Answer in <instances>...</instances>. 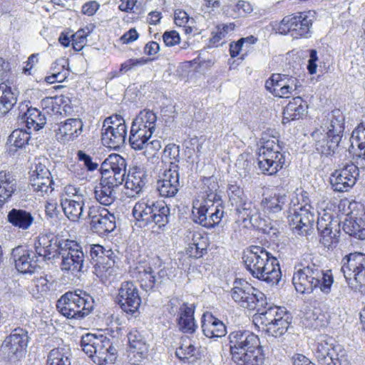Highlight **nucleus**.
Here are the masks:
<instances>
[{
	"instance_id": "60",
	"label": "nucleus",
	"mask_w": 365,
	"mask_h": 365,
	"mask_svg": "<svg viewBox=\"0 0 365 365\" xmlns=\"http://www.w3.org/2000/svg\"><path fill=\"white\" fill-rule=\"evenodd\" d=\"M10 261L14 264L19 273H23V247L21 246H17L12 250Z\"/></svg>"
},
{
	"instance_id": "59",
	"label": "nucleus",
	"mask_w": 365,
	"mask_h": 365,
	"mask_svg": "<svg viewBox=\"0 0 365 365\" xmlns=\"http://www.w3.org/2000/svg\"><path fill=\"white\" fill-rule=\"evenodd\" d=\"M163 156L165 158L174 160V162H170V168L177 170L178 165H176L175 163L178 162L180 147L173 143L167 145L163 151Z\"/></svg>"
},
{
	"instance_id": "18",
	"label": "nucleus",
	"mask_w": 365,
	"mask_h": 365,
	"mask_svg": "<svg viewBox=\"0 0 365 365\" xmlns=\"http://www.w3.org/2000/svg\"><path fill=\"white\" fill-rule=\"evenodd\" d=\"M288 220L293 232L296 235L306 236L314 229L315 222L314 210L289 208Z\"/></svg>"
},
{
	"instance_id": "21",
	"label": "nucleus",
	"mask_w": 365,
	"mask_h": 365,
	"mask_svg": "<svg viewBox=\"0 0 365 365\" xmlns=\"http://www.w3.org/2000/svg\"><path fill=\"white\" fill-rule=\"evenodd\" d=\"M11 66L8 61L0 58V81L9 83ZM16 103V97L11 91V87L6 83L0 84V115L6 114Z\"/></svg>"
},
{
	"instance_id": "29",
	"label": "nucleus",
	"mask_w": 365,
	"mask_h": 365,
	"mask_svg": "<svg viewBox=\"0 0 365 365\" xmlns=\"http://www.w3.org/2000/svg\"><path fill=\"white\" fill-rule=\"evenodd\" d=\"M119 185L109 178H102L99 184L95 187L96 200L103 205H110L116 198L114 188Z\"/></svg>"
},
{
	"instance_id": "12",
	"label": "nucleus",
	"mask_w": 365,
	"mask_h": 365,
	"mask_svg": "<svg viewBox=\"0 0 365 365\" xmlns=\"http://www.w3.org/2000/svg\"><path fill=\"white\" fill-rule=\"evenodd\" d=\"M61 252V269L62 271L77 274L88 268V262L82 247L75 241L69 240Z\"/></svg>"
},
{
	"instance_id": "57",
	"label": "nucleus",
	"mask_w": 365,
	"mask_h": 365,
	"mask_svg": "<svg viewBox=\"0 0 365 365\" xmlns=\"http://www.w3.org/2000/svg\"><path fill=\"white\" fill-rule=\"evenodd\" d=\"M310 202L308 192L302 191L291 200L289 208H300L302 207V209L306 207L307 210H308L307 208L309 210H314Z\"/></svg>"
},
{
	"instance_id": "31",
	"label": "nucleus",
	"mask_w": 365,
	"mask_h": 365,
	"mask_svg": "<svg viewBox=\"0 0 365 365\" xmlns=\"http://www.w3.org/2000/svg\"><path fill=\"white\" fill-rule=\"evenodd\" d=\"M333 222L331 216L325 214L322 218L317 220V230L320 233V242L324 247H330L337 243L339 232L335 229L333 231Z\"/></svg>"
},
{
	"instance_id": "63",
	"label": "nucleus",
	"mask_w": 365,
	"mask_h": 365,
	"mask_svg": "<svg viewBox=\"0 0 365 365\" xmlns=\"http://www.w3.org/2000/svg\"><path fill=\"white\" fill-rule=\"evenodd\" d=\"M150 138V137L144 136L143 135L130 134L129 143L133 149L141 150L145 148V145L148 144Z\"/></svg>"
},
{
	"instance_id": "16",
	"label": "nucleus",
	"mask_w": 365,
	"mask_h": 365,
	"mask_svg": "<svg viewBox=\"0 0 365 365\" xmlns=\"http://www.w3.org/2000/svg\"><path fill=\"white\" fill-rule=\"evenodd\" d=\"M341 271L348 283L352 281L365 285V255L351 253L342 259Z\"/></svg>"
},
{
	"instance_id": "42",
	"label": "nucleus",
	"mask_w": 365,
	"mask_h": 365,
	"mask_svg": "<svg viewBox=\"0 0 365 365\" xmlns=\"http://www.w3.org/2000/svg\"><path fill=\"white\" fill-rule=\"evenodd\" d=\"M207 250V240L198 232L192 233V242L188 245L187 253L192 257L200 258Z\"/></svg>"
},
{
	"instance_id": "64",
	"label": "nucleus",
	"mask_w": 365,
	"mask_h": 365,
	"mask_svg": "<svg viewBox=\"0 0 365 365\" xmlns=\"http://www.w3.org/2000/svg\"><path fill=\"white\" fill-rule=\"evenodd\" d=\"M8 221L14 226L23 228V210L12 209L7 215Z\"/></svg>"
},
{
	"instance_id": "28",
	"label": "nucleus",
	"mask_w": 365,
	"mask_h": 365,
	"mask_svg": "<svg viewBox=\"0 0 365 365\" xmlns=\"http://www.w3.org/2000/svg\"><path fill=\"white\" fill-rule=\"evenodd\" d=\"M83 124L80 118H69L61 123L56 133L58 140L66 143L74 140L83 131Z\"/></svg>"
},
{
	"instance_id": "48",
	"label": "nucleus",
	"mask_w": 365,
	"mask_h": 365,
	"mask_svg": "<svg viewBox=\"0 0 365 365\" xmlns=\"http://www.w3.org/2000/svg\"><path fill=\"white\" fill-rule=\"evenodd\" d=\"M157 116L150 110H143L135 117L133 122L152 131H155L156 127Z\"/></svg>"
},
{
	"instance_id": "27",
	"label": "nucleus",
	"mask_w": 365,
	"mask_h": 365,
	"mask_svg": "<svg viewBox=\"0 0 365 365\" xmlns=\"http://www.w3.org/2000/svg\"><path fill=\"white\" fill-rule=\"evenodd\" d=\"M103 167L105 170H110L113 174L107 178L120 185L124 182L126 175V161L122 156L118 154L110 155L103 163Z\"/></svg>"
},
{
	"instance_id": "19",
	"label": "nucleus",
	"mask_w": 365,
	"mask_h": 365,
	"mask_svg": "<svg viewBox=\"0 0 365 365\" xmlns=\"http://www.w3.org/2000/svg\"><path fill=\"white\" fill-rule=\"evenodd\" d=\"M53 180L51 178V173L43 164L34 160L29 171V188L38 193L39 196L47 193L48 190L53 189L51 185Z\"/></svg>"
},
{
	"instance_id": "11",
	"label": "nucleus",
	"mask_w": 365,
	"mask_h": 365,
	"mask_svg": "<svg viewBox=\"0 0 365 365\" xmlns=\"http://www.w3.org/2000/svg\"><path fill=\"white\" fill-rule=\"evenodd\" d=\"M230 294L236 303L250 310H260L267 304L264 294L245 281H235Z\"/></svg>"
},
{
	"instance_id": "61",
	"label": "nucleus",
	"mask_w": 365,
	"mask_h": 365,
	"mask_svg": "<svg viewBox=\"0 0 365 365\" xmlns=\"http://www.w3.org/2000/svg\"><path fill=\"white\" fill-rule=\"evenodd\" d=\"M190 307V305H188L187 303L183 302L179 298L173 297L169 300L167 304V309L170 314L175 315L176 314H179V312H182L183 308Z\"/></svg>"
},
{
	"instance_id": "39",
	"label": "nucleus",
	"mask_w": 365,
	"mask_h": 365,
	"mask_svg": "<svg viewBox=\"0 0 365 365\" xmlns=\"http://www.w3.org/2000/svg\"><path fill=\"white\" fill-rule=\"evenodd\" d=\"M287 202V197L285 194L270 195L264 197L261 201V207L267 214H274L282 211L284 205Z\"/></svg>"
},
{
	"instance_id": "47",
	"label": "nucleus",
	"mask_w": 365,
	"mask_h": 365,
	"mask_svg": "<svg viewBox=\"0 0 365 365\" xmlns=\"http://www.w3.org/2000/svg\"><path fill=\"white\" fill-rule=\"evenodd\" d=\"M47 365H71L68 351L62 348L52 349L48 355Z\"/></svg>"
},
{
	"instance_id": "37",
	"label": "nucleus",
	"mask_w": 365,
	"mask_h": 365,
	"mask_svg": "<svg viewBox=\"0 0 365 365\" xmlns=\"http://www.w3.org/2000/svg\"><path fill=\"white\" fill-rule=\"evenodd\" d=\"M89 255L86 256V259L88 264L91 263L94 266L108 264V260H112L113 252L111 250H106L100 245H91L88 247ZM88 247L86 248V252Z\"/></svg>"
},
{
	"instance_id": "2",
	"label": "nucleus",
	"mask_w": 365,
	"mask_h": 365,
	"mask_svg": "<svg viewBox=\"0 0 365 365\" xmlns=\"http://www.w3.org/2000/svg\"><path fill=\"white\" fill-rule=\"evenodd\" d=\"M245 266L252 276L269 285L277 284L282 278L278 259L261 246L249 247L242 256Z\"/></svg>"
},
{
	"instance_id": "5",
	"label": "nucleus",
	"mask_w": 365,
	"mask_h": 365,
	"mask_svg": "<svg viewBox=\"0 0 365 365\" xmlns=\"http://www.w3.org/2000/svg\"><path fill=\"white\" fill-rule=\"evenodd\" d=\"M132 215L140 227L164 230L170 221V208L165 202L145 197L135 204Z\"/></svg>"
},
{
	"instance_id": "1",
	"label": "nucleus",
	"mask_w": 365,
	"mask_h": 365,
	"mask_svg": "<svg viewBox=\"0 0 365 365\" xmlns=\"http://www.w3.org/2000/svg\"><path fill=\"white\" fill-rule=\"evenodd\" d=\"M229 349L235 365H262L264 353L259 336L243 329L232 331L228 334Z\"/></svg>"
},
{
	"instance_id": "24",
	"label": "nucleus",
	"mask_w": 365,
	"mask_h": 365,
	"mask_svg": "<svg viewBox=\"0 0 365 365\" xmlns=\"http://www.w3.org/2000/svg\"><path fill=\"white\" fill-rule=\"evenodd\" d=\"M180 187L178 170L169 168L165 170L157 181L156 189L160 196L173 197L178 192Z\"/></svg>"
},
{
	"instance_id": "7",
	"label": "nucleus",
	"mask_w": 365,
	"mask_h": 365,
	"mask_svg": "<svg viewBox=\"0 0 365 365\" xmlns=\"http://www.w3.org/2000/svg\"><path fill=\"white\" fill-rule=\"evenodd\" d=\"M82 350L98 365L113 363L117 358V349L106 336L88 333L81 340Z\"/></svg>"
},
{
	"instance_id": "6",
	"label": "nucleus",
	"mask_w": 365,
	"mask_h": 365,
	"mask_svg": "<svg viewBox=\"0 0 365 365\" xmlns=\"http://www.w3.org/2000/svg\"><path fill=\"white\" fill-rule=\"evenodd\" d=\"M58 312L69 319H82L88 316L94 307L93 297L82 290L68 292L57 301Z\"/></svg>"
},
{
	"instance_id": "55",
	"label": "nucleus",
	"mask_w": 365,
	"mask_h": 365,
	"mask_svg": "<svg viewBox=\"0 0 365 365\" xmlns=\"http://www.w3.org/2000/svg\"><path fill=\"white\" fill-rule=\"evenodd\" d=\"M41 226L39 215L36 212H31L24 210V237L29 232L26 230H31V232L36 233Z\"/></svg>"
},
{
	"instance_id": "40",
	"label": "nucleus",
	"mask_w": 365,
	"mask_h": 365,
	"mask_svg": "<svg viewBox=\"0 0 365 365\" xmlns=\"http://www.w3.org/2000/svg\"><path fill=\"white\" fill-rule=\"evenodd\" d=\"M26 106L27 110L24 113V123H26V128H24V133H31V130L36 131L43 128L46 119L38 109L29 106L28 104Z\"/></svg>"
},
{
	"instance_id": "20",
	"label": "nucleus",
	"mask_w": 365,
	"mask_h": 365,
	"mask_svg": "<svg viewBox=\"0 0 365 365\" xmlns=\"http://www.w3.org/2000/svg\"><path fill=\"white\" fill-rule=\"evenodd\" d=\"M68 241L53 233L42 235L34 243L36 252L47 259H55L61 256L63 245Z\"/></svg>"
},
{
	"instance_id": "38",
	"label": "nucleus",
	"mask_w": 365,
	"mask_h": 365,
	"mask_svg": "<svg viewBox=\"0 0 365 365\" xmlns=\"http://www.w3.org/2000/svg\"><path fill=\"white\" fill-rule=\"evenodd\" d=\"M177 324L179 330L185 334H192L195 332L197 325L194 318V308L192 304L190 307L183 308L182 312H179Z\"/></svg>"
},
{
	"instance_id": "52",
	"label": "nucleus",
	"mask_w": 365,
	"mask_h": 365,
	"mask_svg": "<svg viewBox=\"0 0 365 365\" xmlns=\"http://www.w3.org/2000/svg\"><path fill=\"white\" fill-rule=\"evenodd\" d=\"M266 305H267V303L261 307L262 309H256L258 314V317H256L255 319H257V318H259V320H260L261 324L265 326V329H268L269 324H271L273 322H274V317L276 314L275 312L276 310H279V307H269V308L266 309Z\"/></svg>"
},
{
	"instance_id": "62",
	"label": "nucleus",
	"mask_w": 365,
	"mask_h": 365,
	"mask_svg": "<svg viewBox=\"0 0 365 365\" xmlns=\"http://www.w3.org/2000/svg\"><path fill=\"white\" fill-rule=\"evenodd\" d=\"M150 61L151 59L145 58L128 59L121 64L120 71L125 73L128 71L135 68L136 67L142 66Z\"/></svg>"
},
{
	"instance_id": "13",
	"label": "nucleus",
	"mask_w": 365,
	"mask_h": 365,
	"mask_svg": "<svg viewBox=\"0 0 365 365\" xmlns=\"http://www.w3.org/2000/svg\"><path fill=\"white\" fill-rule=\"evenodd\" d=\"M311 12H298L283 18L279 25V32L289 33L294 38L307 37L312 25Z\"/></svg>"
},
{
	"instance_id": "44",
	"label": "nucleus",
	"mask_w": 365,
	"mask_h": 365,
	"mask_svg": "<svg viewBox=\"0 0 365 365\" xmlns=\"http://www.w3.org/2000/svg\"><path fill=\"white\" fill-rule=\"evenodd\" d=\"M61 205L65 215L71 220L77 221L83 216L84 203L61 199Z\"/></svg>"
},
{
	"instance_id": "15",
	"label": "nucleus",
	"mask_w": 365,
	"mask_h": 365,
	"mask_svg": "<svg viewBox=\"0 0 365 365\" xmlns=\"http://www.w3.org/2000/svg\"><path fill=\"white\" fill-rule=\"evenodd\" d=\"M88 217L92 230L100 236L113 232L116 227L114 215L99 205L89 207Z\"/></svg>"
},
{
	"instance_id": "58",
	"label": "nucleus",
	"mask_w": 365,
	"mask_h": 365,
	"mask_svg": "<svg viewBox=\"0 0 365 365\" xmlns=\"http://www.w3.org/2000/svg\"><path fill=\"white\" fill-rule=\"evenodd\" d=\"M90 31L88 28L79 29L71 36L72 46L75 51H80L87 43V36Z\"/></svg>"
},
{
	"instance_id": "50",
	"label": "nucleus",
	"mask_w": 365,
	"mask_h": 365,
	"mask_svg": "<svg viewBox=\"0 0 365 365\" xmlns=\"http://www.w3.org/2000/svg\"><path fill=\"white\" fill-rule=\"evenodd\" d=\"M337 354L335 346L332 342H329L326 337H322L318 339L316 348L314 349L315 358L322 356L329 357L336 356Z\"/></svg>"
},
{
	"instance_id": "49",
	"label": "nucleus",
	"mask_w": 365,
	"mask_h": 365,
	"mask_svg": "<svg viewBox=\"0 0 365 365\" xmlns=\"http://www.w3.org/2000/svg\"><path fill=\"white\" fill-rule=\"evenodd\" d=\"M337 354L335 346L332 342H329L326 337H322L318 339L316 348L314 349L315 358L322 356L329 357L336 356Z\"/></svg>"
},
{
	"instance_id": "9",
	"label": "nucleus",
	"mask_w": 365,
	"mask_h": 365,
	"mask_svg": "<svg viewBox=\"0 0 365 365\" xmlns=\"http://www.w3.org/2000/svg\"><path fill=\"white\" fill-rule=\"evenodd\" d=\"M261 143L257 158L259 169L265 175H274L285 165V155L276 138L266 140L263 137Z\"/></svg>"
},
{
	"instance_id": "46",
	"label": "nucleus",
	"mask_w": 365,
	"mask_h": 365,
	"mask_svg": "<svg viewBox=\"0 0 365 365\" xmlns=\"http://www.w3.org/2000/svg\"><path fill=\"white\" fill-rule=\"evenodd\" d=\"M292 82L294 88L301 86L299 79L293 76L282 73H273L265 82L266 88H274L273 85H278V83H284V85H291Z\"/></svg>"
},
{
	"instance_id": "30",
	"label": "nucleus",
	"mask_w": 365,
	"mask_h": 365,
	"mask_svg": "<svg viewBox=\"0 0 365 365\" xmlns=\"http://www.w3.org/2000/svg\"><path fill=\"white\" fill-rule=\"evenodd\" d=\"M126 135L127 126L101 129L102 143L105 146L114 150L120 148L125 143Z\"/></svg>"
},
{
	"instance_id": "10",
	"label": "nucleus",
	"mask_w": 365,
	"mask_h": 365,
	"mask_svg": "<svg viewBox=\"0 0 365 365\" xmlns=\"http://www.w3.org/2000/svg\"><path fill=\"white\" fill-rule=\"evenodd\" d=\"M26 255H24V281H26V287L33 297L39 298L50 290L53 279L51 274L42 270L36 261H29L31 259L29 252Z\"/></svg>"
},
{
	"instance_id": "33",
	"label": "nucleus",
	"mask_w": 365,
	"mask_h": 365,
	"mask_svg": "<svg viewBox=\"0 0 365 365\" xmlns=\"http://www.w3.org/2000/svg\"><path fill=\"white\" fill-rule=\"evenodd\" d=\"M131 276L136 279L145 291L153 289L158 279L155 272L150 266L139 264L131 271Z\"/></svg>"
},
{
	"instance_id": "17",
	"label": "nucleus",
	"mask_w": 365,
	"mask_h": 365,
	"mask_svg": "<svg viewBox=\"0 0 365 365\" xmlns=\"http://www.w3.org/2000/svg\"><path fill=\"white\" fill-rule=\"evenodd\" d=\"M116 302L127 314L136 317L141 303L137 287L131 282H124L118 289Z\"/></svg>"
},
{
	"instance_id": "36",
	"label": "nucleus",
	"mask_w": 365,
	"mask_h": 365,
	"mask_svg": "<svg viewBox=\"0 0 365 365\" xmlns=\"http://www.w3.org/2000/svg\"><path fill=\"white\" fill-rule=\"evenodd\" d=\"M16 190V179L10 172L0 171V207H1Z\"/></svg>"
},
{
	"instance_id": "45",
	"label": "nucleus",
	"mask_w": 365,
	"mask_h": 365,
	"mask_svg": "<svg viewBox=\"0 0 365 365\" xmlns=\"http://www.w3.org/2000/svg\"><path fill=\"white\" fill-rule=\"evenodd\" d=\"M23 129L14 130L9 136L7 140V150L11 155H20L23 148Z\"/></svg>"
},
{
	"instance_id": "41",
	"label": "nucleus",
	"mask_w": 365,
	"mask_h": 365,
	"mask_svg": "<svg viewBox=\"0 0 365 365\" xmlns=\"http://www.w3.org/2000/svg\"><path fill=\"white\" fill-rule=\"evenodd\" d=\"M219 185L217 179L212 176L210 178H205L203 180V185L202 187L203 192V200L208 203L221 202V196L218 192Z\"/></svg>"
},
{
	"instance_id": "51",
	"label": "nucleus",
	"mask_w": 365,
	"mask_h": 365,
	"mask_svg": "<svg viewBox=\"0 0 365 365\" xmlns=\"http://www.w3.org/2000/svg\"><path fill=\"white\" fill-rule=\"evenodd\" d=\"M196 352L197 349L194 343L191 341H186V340H184L180 346L176 349L175 354L180 360L190 363V359L195 356Z\"/></svg>"
},
{
	"instance_id": "3",
	"label": "nucleus",
	"mask_w": 365,
	"mask_h": 365,
	"mask_svg": "<svg viewBox=\"0 0 365 365\" xmlns=\"http://www.w3.org/2000/svg\"><path fill=\"white\" fill-rule=\"evenodd\" d=\"M292 281L296 291L301 294L319 289L328 294L331 292L334 279L331 270L324 272L319 264L311 262L294 272Z\"/></svg>"
},
{
	"instance_id": "34",
	"label": "nucleus",
	"mask_w": 365,
	"mask_h": 365,
	"mask_svg": "<svg viewBox=\"0 0 365 365\" xmlns=\"http://www.w3.org/2000/svg\"><path fill=\"white\" fill-rule=\"evenodd\" d=\"M20 328L15 329L14 331L6 338L2 346L3 351L7 352L9 356H16L17 359L22 356L23 337Z\"/></svg>"
},
{
	"instance_id": "32",
	"label": "nucleus",
	"mask_w": 365,
	"mask_h": 365,
	"mask_svg": "<svg viewBox=\"0 0 365 365\" xmlns=\"http://www.w3.org/2000/svg\"><path fill=\"white\" fill-rule=\"evenodd\" d=\"M358 214L351 211L346 214L343 221V230L350 236H353L360 240H365V228L362 226L365 225V217H357Z\"/></svg>"
},
{
	"instance_id": "22",
	"label": "nucleus",
	"mask_w": 365,
	"mask_h": 365,
	"mask_svg": "<svg viewBox=\"0 0 365 365\" xmlns=\"http://www.w3.org/2000/svg\"><path fill=\"white\" fill-rule=\"evenodd\" d=\"M359 175L358 167L354 163H346L340 170H336L330 178L332 188L337 192L348 191L353 187Z\"/></svg>"
},
{
	"instance_id": "23",
	"label": "nucleus",
	"mask_w": 365,
	"mask_h": 365,
	"mask_svg": "<svg viewBox=\"0 0 365 365\" xmlns=\"http://www.w3.org/2000/svg\"><path fill=\"white\" fill-rule=\"evenodd\" d=\"M129 349L128 358L130 364L137 365L145 359L148 350L144 335L137 329L130 330L128 334Z\"/></svg>"
},
{
	"instance_id": "8",
	"label": "nucleus",
	"mask_w": 365,
	"mask_h": 365,
	"mask_svg": "<svg viewBox=\"0 0 365 365\" xmlns=\"http://www.w3.org/2000/svg\"><path fill=\"white\" fill-rule=\"evenodd\" d=\"M229 202L244 222L249 220L251 225L261 228L262 219L255 204L249 200L242 187L237 183L229 184L227 188Z\"/></svg>"
},
{
	"instance_id": "56",
	"label": "nucleus",
	"mask_w": 365,
	"mask_h": 365,
	"mask_svg": "<svg viewBox=\"0 0 365 365\" xmlns=\"http://www.w3.org/2000/svg\"><path fill=\"white\" fill-rule=\"evenodd\" d=\"M64 190L65 193L62 199L84 203L86 193L84 190L72 185H68L65 187Z\"/></svg>"
},
{
	"instance_id": "25",
	"label": "nucleus",
	"mask_w": 365,
	"mask_h": 365,
	"mask_svg": "<svg viewBox=\"0 0 365 365\" xmlns=\"http://www.w3.org/2000/svg\"><path fill=\"white\" fill-rule=\"evenodd\" d=\"M147 182V174L143 167L133 166L129 170L125 183V195L130 197L140 194Z\"/></svg>"
},
{
	"instance_id": "14",
	"label": "nucleus",
	"mask_w": 365,
	"mask_h": 365,
	"mask_svg": "<svg viewBox=\"0 0 365 365\" xmlns=\"http://www.w3.org/2000/svg\"><path fill=\"white\" fill-rule=\"evenodd\" d=\"M224 215L222 202L202 201L194 202L192 207L193 221L207 228L213 227L220 223Z\"/></svg>"
},
{
	"instance_id": "43",
	"label": "nucleus",
	"mask_w": 365,
	"mask_h": 365,
	"mask_svg": "<svg viewBox=\"0 0 365 365\" xmlns=\"http://www.w3.org/2000/svg\"><path fill=\"white\" fill-rule=\"evenodd\" d=\"M351 145L357 146L363 152L359 154V158L363 163L361 165H365V123L359 124L352 132L351 137Z\"/></svg>"
},
{
	"instance_id": "53",
	"label": "nucleus",
	"mask_w": 365,
	"mask_h": 365,
	"mask_svg": "<svg viewBox=\"0 0 365 365\" xmlns=\"http://www.w3.org/2000/svg\"><path fill=\"white\" fill-rule=\"evenodd\" d=\"M274 88H266L273 96L278 98H289L291 96L297 95L298 88L293 86L292 82L291 85H284V83H278V85H273Z\"/></svg>"
},
{
	"instance_id": "26",
	"label": "nucleus",
	"mask_w": 365,
	"mask_h": 365,
	"mask_svg": "<svg viewBox=\"0 0 365 365\" xmlns=\"http://www.w3.org/2000/svg\"><path fill=\"white\" fill-rule=\"evenodd\" d=\"M201 327L203 334L210 339L221 338L227 333L225 324L210 312L202 314Z\"/></svg>"
},
{
	"instance_id": "4",
	"label": "nucleus",
	"mask_w": 365,
	"mask_h": 365,
	"mask_svg": "<svg viewBox=\"0 0 365 365\" xmlns=\"http://www.w3.org/2000/svg\"><path fill=\"white\" fill-rule=\"evenodd\" d=\"M344 130V117L339 110H334L331 117L312 133L317 150L329 156L335 153Z\"/></svg>"
},
{
	"instance_id": "35",
	"label": "nucleus",
	"mask_w": 365,
	"mask_h": 365,
	"mask_svg": "<svg viewBox=\"0 0 365 365\" xmlns=\"http://www.w3.org/2000/svg\"><path fill=\"white\" fill-rule=\"evenodd\" d=\"M307 105L301 97H295L284 108L283 123L302 118L306 113Z\"/></svg>"
},
{
	"instance_id": "54",
	"label": "nucleus",
	"mask_w": 365,
	"mask_h": 365,
	"mask_svg": "<svg viewBox=\"0 0 365 365\" xmlns=\"http://www.w3.org/2000/svg\"><path fill=\"white\" fill-rule=\"evenodd\" d=\"M290 324L291 319L287 317L285 319L269 324V328L265 329V331L272 336L279 337L287 331Z\"/></svg>"
}]
</instances>
